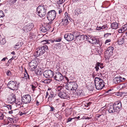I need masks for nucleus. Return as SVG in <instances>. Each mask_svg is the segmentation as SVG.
<instances>
[{
  "label": "nucleus",
  "instance_id": "obj_41",
  "mask_svg": "<svg viewBox=\"0 0 127 127\" xmlns=\"http://www.w3.org/2000/svg\"><path fill=\"white\" fill-rule=\"evenodd\" d=\"M58 3L59 4H62L64 2L65 0H57Z\"/></svg>",
  "mask_w": 127,
  "mask_h": 127
},
{
  "label": "nucleus",
  "instance_id": "obj_46",
  "mask_svg": "<svg viewBox=\"0 0 127 127\" xmlns=\"http://www.w3.org/2000/svg\"><path fill=\"white\" fill-rule=\"evenodd\" d=\"M4 117L3 113L2 112H0V119L2 120L3 119Z\"/></svg>",
  "mask_w": 127,
  "mask_h": 127
},
{
  "label": "nucleus",
  "instance_id": "obj_5",
  "mask_svg": "<svg viewBox=\"0 0 127 127\" xmlns=\"http://www.w3.org/2000/svg\"><path fill=\"white\" fill-rule=\"evenodd\" d=\"M78 87L76 83L75 82H68L65 86L66 89L69 91L76 90Z\"/></svg>",
  "mask_w": 127,
  "mask_h": 127
},
{
  "label": "nucleus",
  "instance_id": "obj_32",
  "mask_svg": "<svg viewBox=\"0 0 127 127\" xmlns=\"http://www.w3.org/2000/svg\"><path fill=\"white\" fill-rule=\"evenodd\" d=\"M45 30V32L48 31H49L50 29V28H51L50 26L49 25H46L44 26Z\"/></svg>",
  "mask_w": 127,
  "mask_h": 127
},
{
  "label": "nucleus",
  "instance_id": "obj_49",
  "mask_svg": "<svg viewBox=\"0 0 127 127\" xmlns=\"http://www.w3.org/2000/svg\"><path fill=\"white\" fill-rule=\"evenodd\" d=\"M111 41V40L110 39H108L106 40L105 43V44H108V42H110Z\"/></svg>",
  "mask_w": 127,
  "mask_h": 127
},
{
  "label": "nucleus",
  "instance_id": "obj_34",
  "mask_svg": "<svg viewBox=\"0 0 127 127\" xmlns=\"http://www.w3.org/2000/svg\"><path fill=\"white\" fill-rule=\"evenodd\" d=\"M22 30L26 32H27L30 31L29 30V29L28 28V27L27 25L23 27L22 29Z\"/></svg>",
  "mask_w": 127,
  "mask_h": 127
},
{
  "label": "nucleus",
  "instance_id": "obj_6",
  "mask_svg": "<svg viewBox=\"0 0 127 127\" xmlns=\"http://www.w3.org/2000/svg\"><path fill=\"white\" fill-rule=\"evenodd\" d=\"M56 13L55 10L49 11L47 13V18L49 21H52L55 18Z\"/></svg>",
  "mask_w": 127,
  "mask_h": 127
},
{
  "label": "nucleus",
  "instance_id": "obj_45",
  "mask_svg": "<svg viewBox=\"0 0 127 127\" xmlns=\"http://www.w3.org/2000/svg\"><path fill=\"white\" fill-rule=\"evenodd\" d=\"M4 16V15L3 11L2 10L0 11V18L3 17Z\"/></svg>",
  "mask_w": 127,
  "mask_h": 127
},
{
  "label": "nucleus",
  "instance_id": "obj_58",
  "mask_svg": "<svg viewBox=\"0 0 127 127\" xmlns=\"http://www.w3.org/2000/svg\"><path fill=\"white\" fill-rule=\"evenodd\" d=\"M10 1H11L12 3L14 4L15 3L17 0H10Z\"/></svg>",
  "mask_w": 127,
  "mask_h": 127
},
{
  "label": "nucleus",
  "instance_id": "obj_18",
  "mask_svg": "<svg viewBox=\"0 0 127 127\" xmlns=\"http://www.w3.org/2000/svg\"><path fill=\"white\" fill-rule=\"evenodd\" d=\"M114 49V48L113 47H108L106 51V53L110 54H112L113 52Z\"/></svg>",
  "mask_w": 127,
  "mask_h": 127
},
{
  "label": "nucleus",
  "instance_id": "obj_39",
  "mask_svg": "<svg viewBox=\"0 0 127 127\" xmlns=\"http://www.w3.org/2000/svg\"><path fill=\"white\" fill-rule=\"evenodd\" d=\"M30 38L31 39L34 38L35 37V35L32 32L30 33Z\"/></svg>",
  "mask_w": 127,
  "mask_h": 127
},
{
  "label": "nucleus",
  "instance_id": "obj_14",
  "mask_svg": "<svg viewBox=\"0 0 127 127\" xmlns=\"http://www.w3.org/2000/svg\"><path fill=\"white\" fill-rule=\"evenodd\" d=\"M58 95L62 98L68 99V98H69V96L67 94L65 91V90H64V91L59 93V94H58Z\"/></svg>",
  "mask_w": 127,
  "mask_h": 127
},
{
  "label": "nucleus",
  "instance_id": "obj_48",
  "mask_svg": "<svg viewBox=\"0 0 127 127\" xmlns=\"http://www.w3.org/2000/svg\"><path fill=\"white\" fill-rule=\"evenodd\" d=\"M41 31L42 32H45V28H44V26H42V27H41L40 28Z\"/></svg>",
  "mask_w": 127,
  "mask_h": 127
},
{
  "label": "nucleus",
  "instance_id": "obj_40",
  "mask_svg": "<svg viewBox=\"0 0 127 127\" xmlns=\"http://www.w3.org/2000/svg\"><path fill=\"white\" fill-rule=\"evenodd\" d=\"M96 64L97 65V66H99L101 68H103V64L102 63H96Z\"/></svg>",
  "mask_w": 127,
  "mask_h": 127
},
{
  "label": "nucleus",
  "instance_id": "obj_28",
  "mask_svg": "<svg viewBox=\"0 0 127 127\" xmlns=\"http://www.w3.org/2000/svg\"><path fill=\"white\" fill-rule=\"evenodd\" d=\"M96 117L98 118H100L102 120L104 118V115L103 114H97L96 115Z\"/></svg>",
  "mask_w": 127,
  "mask_h": 127
},
{
  "label": "nucleus",
  "instance_id": "obj_37",
  "mask_svg": "<svg viewBox=\"0 0 127 127\" xmlns=\"http://www.w3.org/2000/svg\"><path fill=\"white\" fill-rule=\"evenodd\" d=\"M36 74L40 76L42 74V72L41 71L39 70H36L35 71Z\"/></svg>",
  "mask_w": 127,
  "mask_h": 127
},
{
  "label": "nucleus",
  "instance_id": "obj_23",
  "mask_svg": "<svg viewBox=\"0 0 127 127\" xmlns=\"http://www.w3.org/2000/svg\"><path fill=\"white\" fill-rule=\"evenodd\" d=\"M23 80H29L30 79V76L28 73H25L24 74V77L22 78Z\"/></svg>",
  "mask_w": 127,
  "mask_h": 127
},
{
  "label": "nucleus",
  "instance_id": "obj_64",
  "mask_svg": "<svg viewBox=\"0 0 127 127\" xmlns=\"http://www.w3.org/2000/svg\"><path fill=\"white\" fill-rule=\"evenodd\" d=\"M39 102L37 100H36V105L38 106L39 104Z\"/></svg>",
  "mask_w": 127,
  "mask_h": 127
},
{
  "label": "nucleus",
  "instance_id": "obj_24",
  "mask_svg": "<svg viewBox=\"0 0 127 127\" xmlns=\"http://www.w3.org/2000/svg\"><path fill=\"white\" fill-rule=\"evenodd\" d=\"M22 98L21 99H17V100H16V101L15 102V103L18 105H21L22 104Z\"/></svg>",
  "mask_w": 127,
  "mask_h": 127
},
{
  "label": "nucleus",
  "instance_id": "obj_47",
  "mask_svg": "<svg viewBox=\"0 0 127 127\" xmlns=\"http://www.w3.org/2000/svg\"><path fill=\"white\" fill-rule=\"evenodd\" d=\"M7 75L9 76H11V72L9 70H8L6 72Z\"/></svg>",
  "mask_w": 127,
  "mask_h": 127
},
{
  "label": "nucleus",
  "instance_id": "obj_55",
  "mask_svg": "<svg viewBox=\"0 0 127 127\" xmlns=\"http://www.w3.org/2000/svg\"><path fill=\"white\" fill-rule=\"evenodd\" d=\"M107 27V25H104L102 26L101 27V29L103 30L105 28Z\"/></svg>",
  "mask_w": 127,
  "mask_h": 127
},
{
  "label": "nucleus",
  "instance_id": "obj_2",
  "mask_svg": "<svg viewBox=\"0 0 127 127\" xmlns=\"http://www.w3.org/2000/svg\"><path fill=\"white\" fill-rule=\"evenodd\" d=\"M48 47L46 45L40 47L37 49L35 53H34L33 56L35 57H38L41 56L45 52L48 50Z\"/></svg>",
  "mask_w": 127,
  "mask_h": 127
},
{
  "label": "nucleus",
  "instance_id": "obj_33",
  "mask_svg": "<svg viewBox=\"0 0 127 127\" xmlns=\"http://www.w3.org/2000/svg\"><path fill=\"white\" fill-rule=\"evenodd\" d=\"M45 30V32L48 31H49L50 29V28H51L50 26L49 25H46L44 26Z\"/></svg>",
  "mask_w": 127,
  "mask_h": 127
},
{
  "label": "nucleus",
  "instance_id": "obj_27",
  "mask_svg": "<svg viewBox=\"0 0 127 127\" xmlns=\"http://www.w3.org/2000/svg\"><path fill=\"white\" fill-rule=\"evenodd\" d=\"M127 28H126L125 26L124 27H123L122 28H120L118 30V32L119 33H121L123 32L124 31L127 30Z\"/></svg>",
  "mask_w": 127,
  "mask_h": 127
},
{
  "label": "nucleus",
  "instance_id": "obj_7",
  "mask_svg": "<svg viewBox=\"0 0 127 127\" xmlns=\"http://www.w3.org/2000/svg\"><path fill=\"white\" fill-rule=\"evenodd\" d=\"M17 82L11 81L7 84V86L8 88L11 90L14 91L18 89V86L16 85Z\"/></svg>",
  "mask_w": 127,
  "mask_h": 127
},
{
  "label": "nucleus",
  "instance_id": "obj_43",
  "mask_svg": "<svg viewBox=\"0 0 127 127\" xmlns=\"http://www.w3.org/2000/svg\"><path fill=\"white\" fill-rule=\"evenodd\" d=\"M120 86H122V88H127V83H125L122 86V85H120Z\"/></svg>",
  "mask_w": 127,
  "mask_h": 127
},
{
  "label": "nucleus",
  "instance_id": "obj_29",
  "mask_svg": "<svg viewBox=\"0 0 127 127\" xmlns=\"http://www.w3.org/2000/svg\"><path fill=\"white\" fill-rule=\"evenodd\" d=\"M83 35H77L76 37V39L79 40H83Z\"/></svg>",
  "mask_w": 127,
  "mask_h": 127
},
{
  "label": "nucleus",
  "instance_id": "obj_53",
  "mask_svg": "<svg viewBox=\"0 0 127 127\" xmlns=\"http://www.w3.org/2000/svg\"><path fill=\"white\" fill-rule=\"evenodd\" d=\"M96 29L97 30H100L101 29V27L99 26L98 27V26L97 27H96Z\"/></svg>",
  "mask_w": 127,
  "mask_h": 127
},
{
  "label": "nucleus",
  "instance_id": "obj_61",
  "mask_svg": "<svg viewBox=\"0 0 127 127\" xmlns=\"http://www.w3.org/2000/svg\"><path fill=\"white\" fill-rule=\"evenodd\" d=\"M80 118V117L79 116H78L77 117H75L74 118H73L74 119H78Z\"/></svg>",
  "mask_w": 127,
  "mask_h": 127
},
{
  "label": "nucleus",
  "instance_id": "obj_44",
  "mask_svg": "<svg viewBox=\"0 0 127 127\" xmlns=\"http://www.w3.org/2000/svg\"><path fill=\"white\" fill-rule=\"evenodd\" d=\"M9 127H19V126L18 125L15 124H10L9 125Z\"/></svg>",
  "mask_w": 127,
  "mask_h": 127
},
{
  "label": "nucleus",
  "instance_id": "obj_36",
  "mask_svg": "<svg viewBox=\"0 0 127 127\" xmlns=\"http://www.w3.org/2000/svg\"><path fill=\"white\" fill-rule=\"evenodd\" d=\"M51 41L50 40H46L42 41L41 42V43L43 44H49L50 43L49 42V41Z\"/></svg>",
  "mask_w": 127,
  "mask_h": 127
},
{
  "label": "nucleus",
  "instance_id": "obj_35",
  "mask_svg": "<svg viewBox=\"0 0 127 127\" xmlns=\"http://www.w3.org/2000/svg\"><path fill=\"white\" fill-rule=\"evenodd\" d=\"M51 81V80L50 79H48L44 80L42 81V82L46 84H48Z\"/></svg>",
  "mask_w": 127,
  "mask_h": 127
},
{
  "label": "nucleus",
  "instance_id": "obj_50",
  "mask_svg": "<svg viewBox=\"0 0 127 127\" xmlns=\"http://www.w3.org/2000/svg\"><path fill=\"white\" fill-rule=\"evenodd\" d=\"M6 107H7L8 109L11 110V109L12 106L11 105H7Z\"/></svg>",
  "mask_w": 127,
  "mask_h": 127
},
{
  "label": "nucleus",
  "instance_id": "obj_3",
  "mask_svg": "<svg viewBox=\"0 0 127 127\" xmlns=\"http://www.w3.org/2000/svg\"><path fill=\"white\" fill-rule=\"evenodd\" d=\"M95 82L96 88L97 90H101L105 86L103 81L100 78L96 77Z\"/></svg>",
  "mask_w": 127,
  "mask_h": 127
},
{
  "label": "nucleus",
  "instance_id": "obj_4",
  "mask_svg": "<svg viewBox=\"0 0 127 127\" xmlns=\"http://www.w3.org/2000/svg\"><path fill=\"white\" fill-rule=\"evenodd\" d=\"M46 8L44 5L39 6L36 9V13L41 17H44L46 14Z\"/></svg>",
  "mask_w": 127,
  "mask_h": 127
},
{
  "label": "nucleus",
  "instance_id": "obj_16",
  "mask_svg": "<svg viewBox=\"0 0 127 127\" xmlns=\"http://www.w3.org/2000/svg\"><path fill=\"white\" fill-rule=\"evenodd\" d=\"M89 41L90 43L94 44H97L99 43V40L95 38H90Z\"/></svg>",
  "mask_w": 127,
  "mask_h": 127
},
{
  "label": "nucleus",
  "instance_id": "obj_22",
  "mask_svg": "<svg viewBox=\"0 0 127 127\" xmlns=\"http://www.w3.org/2000/svg\"><path fill=\"white\" fill-rule=\"evenodd\" d=\"M11 102V103L15 102L16 100L15 95L14 94H12L10 97Z\"/></svg>",
  "mask_w": 127,
  "mask_h": 127
},
{
  "label": "nucleus",
  "instance_id": "obj_19",
  "mask_svg": "<svg viewBox=\"0 0 127 127\" xmlns=\"http://www.w3.org/2000/svg\"><path fill=\"white\" fill-rule=\"evenodd\" d=\"M118 24L116 22L112 23L111 26V28L113 29H116L118 28Z\"/></svg>",
  "mask_w": 127,
  "mask_h": 127
},
{
  "label": "nucleus",
  "instance_id": "obj_12",
  "mask_svg": "<svg viewBox=\"0 0 127 127\" xmlns=\"http://www.w3.org/2000/svg\"><path fill=\"white\" fill-rule=\"evenodd\" d=\"M29 66L31 67V70H34L36 68L38 65V63L35 60H32L29 63Z\"/></svg>",
  "mask_w": 127,
  "mask_h": 127
},
{
  "label": "nucleus",
  "instance_id": "obj_63",
  "mask_svg": "<svg viewBox=\"0 0 127 127\" xmlns=\"http://www.w3.org/2000/svg\"><path fill=\"white\" fill-rule=\"evenodd\" d=\"M92 103V102H89L87 104V107L89 106L90 105H91V104Z\"/></svg>",
  "mask_w": 127,
  "mask_h": 127
},
{
  "label": "nucleus",
  "instance_id": "obj_17",
  "mask_svg": "<svg viewBox=\"0 0 127 127\" xmlns=\"http://www.w3.org/2000/svg\"><path fill=\"white\" fill-rule=\"evenodd\" d=\"M127 39L126 38L124 37H119L118 40V44L119 45L122 44L124 43L125 40Z\"/></svg>",
  "mask_w": 127,
  "mask_h": 127
},
{
  "label": "nucleus",
  "instance_id": "obj_31",
  "mask_svg": "<svg viewBox=\"0 0 127 127\" xmlns=\"http://www.w3.org/2000/svg\"><path fill=\"white\" fill-rule=\"evenodd\" d=\"M6 40L5 38H0V43L2 45L4 44Z\"/></svg>",
  "mask_w": 127,
  "mask_h": 127
},
{
  "label": "nucleus",
  "instance_id": "obj_60",
  "mask_svg": "<svg viewBox=\"0 0 127 127\" xmlns=\"http://www.w3.org/2000/svg\"><path fill=\"white\" fill-rule=\"evenodd\" d=\"M111 34V33H107V34H104V36L105 37L106 36H108V35H109V34H110V35Z\"/></svg>",
  "mask_w": 127,
  "mask_h": 127
},
{
  "label": "nucleus",
  "instance_id": "obj_11",
  "mask_svg": "<svg viewBox=\"0 0 127 127\" xmlns=\"http://www.w3.org/2000/svg\"><path fill=\"white\" fill-rule=\"evenodd\" d=\"M74 37L73 33H66L64 35V39L68 41L72 40L73 39Z\"/></svg>",
  "mask_w": 127,
  "mask_h": 127
},
{
  "label": "nucleus",
  "instance_id": "obj_10",
  "mask_svg": "<svg viewBox=\"0 0 127 127\" xmlns=\"http://www.w3.org/2000/svg\"><path fill=\"white\" fill-rule=\"evenodd\" d=\"M54 79L57 81H61L63 79V77L62 74L60 72L56 73L53 74Z\"/></svg>",
  "mask_w": 127,
  "mask_h": 127
},
{
  "label": "nucleus",
  "instance_id": "obj_25",
  "mask_svg": "<svg viewBox=\"0 0 127 127\" xmlns=\"http://www.w3.org/2000/svg\"><path fill=\"white\" fill-rule=\"evenodd\" d=\"M67 18V17H64V20L63 21V25L65 26L68 24V21Z\"/></svg>",
  "mask_w": 127,
  "mask_h": 127
},
{
  "label": "nucleus",
  "instance_id": "obj_13",
  "mask_svg": "<svg viewBox=\"0 0 127 127\" xmlns=\"http://www.w3.org/2000/svg\"><path fill=\"white\" fill-rule=\"evenodd\" d=\"M126 80L124 78H122L120 76L114 78L113 80V82L114 83L117 84L123 81Z\"/></svg>",
  "mask_w": 127,
  "mask_h": 127
},
{
  "label": "nucleus",
  "instance_id": "obj_56",
  "mask_svg": "<svg viewBox=\"0 0 127 127\" xmlns=\"http://www.w3.org/2000/svg\"><path fill=\"white\" fill-rule=\"evenodd\" d=\"M65 17H67V19H69V16H68V13L66 12H65Z\"/></svg>",
  "mask_w": 127,
  "mask_h": 127
},
{
  "label": "nucleus",
  "instance_id": "obj_42",
  "mask_svg": "<svg viewBox=\"0 0 127 127\" xmlns=\"http://www.w3.org/2000/svg\"><path fill=\"white\" fill-rule=\"evenodd\" d=\"M83 40H89L90 38H89L86 35H83Z\"/></svg>",
  "mask_w": 127,
  "mask_h": 127
},
{
  "label": "nucleus",
  "instance_id": "obj_59",
  "mask_svg": "<svg viewBox=\"0 0 127 127\" xmlns=\"http://www.w3.org/2000/svg\"><path fill=\"white\" fill-rule=\"evenodd\" d=\"M25 114L24 113H23L21 112H19V114L20 116H22Z\"/></svg>",
  "mask_w": 127,
  "mask_h": 127
},
{
  "label": "nucleus",
  "instance_id": "obj_15",
  "mask_svg": "<svg viewBox=\"0 0 127 127\" xmlns=\"http://www.w3.org/2000/svg\"><path fill=\"white\" fill-rule=\"evenodd\" d=\"M54 93L53 91L47 92L46 93V98H47V96L49 95V97L48 99H49L51 100L52 99L55 97Z\"/></svg>",
  "mask_w": 127,
  "mask_h": 127
},
{
  "label": "nucleus",
  "instance_id": "obj_1",
  "mask_svg": "<svg viewBox=\"0 0 127 127\" xmlns=\"http://www.w3.org/2000/svg\"><path fill=\"white\" fill-rule=\"evenodd\" d=\"M122 103L120 101L115 102L113 105H110L108 108V111L110 113L114 112L119 113L122 108Z\"/></svg>",
  "mask_w": 127,
  "mask_h": 127
},
{
  "label": "nucleus",
  "instance_id": "obj_21",
  "mask_svg": "<svg viewBox=\"0 0 127 127\" xmlns=\"http://www.w3.org/2000/svg\"><path fill=\"white\" fill-rule=\"evenodd\" d=\"M23 44V43L22 42H19L16 44L14 47L15 49H18L20 48Z\"/></svg>",
  "mask_w": 127,
  "mask_h": 127
},
{
  "label": "nucleus",
  "instance_id": "obj_62",
  "mask_svg": "<svg viewBox=\"0 0 127 127\" xmlns=\"http://www.w3.org/2000/svg\"><path fill=\"white\" fill-rule=\"evenodd\" d=\"M58 11L59 14L61 13L62 12V10L61 9H58Z\"/></svg>",
  "mask_w": 127,
  "mask_h": 127
},
{
  "label": "nucleus",
  "instance_id": "obj_38",
  "mask_svg": "<svg viewBox=\"0 0 127 127\" xmlns=\"http://www.w3.org/2000/svg\"><path fill=\"white\" fill-rule=\"evenodd\" d=\"M61 39L60 38H58L54 39L52 41V42L53 43L54 41L59 42L61 41Z\"/></svg>",
  "mask_w": 127,
  "mask_h": 127
},
{
  "label": "nucleus",
  "instance_id": "obj_51",
  "mask_svg": "<svg viewBox=\"0 0 127 127\" xmlns=\"http://www.w3.org/2000/svg\"><path fill=\"white\" fill-rule=\"evenodd\" d=\"M95 69L96 71H97L99 70V66H97V65L96 64L95 65Z\"/></svg>",
  "mask_w": 127,
  "mask_h": 127
},
{
  "label": "nucleus",
  "instance_id": "obj_30",
  "mask_svg": "<svg viewBox=\"0 0 127 127\" xmlns=\"http://www.w3.org/2000/svg\"><path fill=\"white\" fill-rule=\"evenodd\" d=\"M7 121L8 122V123H10L11 124H13L14 123L13 119L9 117L7 118Z\"/></svg>",
  "mask_w": 127,
  "mask_h": 127
},
{
  "label": "nucleus",
  "instance_id": "obj_9",
  "mask_svg": "<svg viewBox=\"0 0 127 127\" xmlns=\"http://www.w3.org/2000/svg\"><path fill=\"white\" fill-rule=\"evenodd\" d=\"M53 72L51 70H46L43 72L44 76L47 78L52 77L53 76Z\"/></svg>",
  "mask_w": 127,
  "mask_h": 127
},
{
  "label": "nucleus",
  "instance_id": "obj_52",
  "mask_svg": "<svg viewBox=\"0 0 127 127\" xmlns=\"http://www.w3.org/2000/svg\"><path fill=\"white\" fill-rule=\"evenodd\" d=\"M49 106L50 107V108H51V109L50 110V111H53L55 110L54 108L52 106H50L49 105Z\"/></svg>",
  "mask_w": 127,
  "mask_h": 127
},
{
  "label": "nucleus",
  "instance_id": "obj_26",
  "mask_svg": "<svg viewBox=\"0 0 127 127\" xmlns=\"http://www.w3.org/2000/svg\"><path fill=\"white\" fill-rule=\"evenodd\" d=\"M27 26L29 30L30 31H31L32 29L34 26V24L33 23H30Z\"/></svg>",
  "mask_w": 127,
  "mask_h": 127
},
{
  "label": "nucleus",
  "instance_id": "obj_54",
  "mask_svg": "<svg viewBox=\"0 0 127 127\" xmlns=\"http://www.w3.org/2000/svg\"><path fill=\"white\" fill-rule=\"evenodd\" d=\"M73 119V118H72L70 117L68 118L67 119V123L68 122L71 121Z\"/></svg>",
  "mask_w": 127,
  "mask_h": 127
},
{
  "label": "nucleus",
  "instance_id": "obj_8",
  "mask_svg": "<svg viewBox=\"0 0 127 127\" xmlns=\"http://www.w3.org/2000/svg\"><path fill=\"white\" fill-rule=\"evenodd\" d=\"M22 102L25 104H28L31 102L32 98L29 94L26 95L22 96Z\"/></svg>",
  "mask_w": 127,
  "mask_h": 127
},
{
  "label": "nucleus",
  "instance_id": "obj_57",
  "mask_svg": "<svg viewBox=\"0 0 127 127\" xmlns=\"http://www.w3.org/2000/svg\"><path fill=\"white\" fill-rule=\"evenodd\" d=\"M51 91H53V90L49 88L48 89V90L47 92H50Z\"/></svg>",
  "mask_w": 127,
  "mask_h": 127
},
{
  "label": "nucleus",
  "instance_id": "obj_20",
  "mask_svg": "<svg viewBox=\"0 0 127 127\" xmlns=\"http://www.w3.org/2000/svg\"><path fill=\"white\" fill-rule=\"evenodd\" d=\"M56 91L58 94L64 91V89L62 86H58L56 89Z\"/></svg>",
  "mask_w": 127,
  "mask_h": 127
}]
</instances>
